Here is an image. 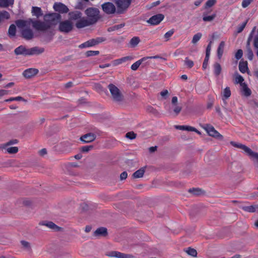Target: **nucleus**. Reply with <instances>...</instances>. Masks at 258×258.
<instances>
[{
    "instance_id": "obj_1",
    "label": "nucleus",
    "mask_w": 258,
    "mask_h": 258,
    "mask_svg": "<svg viewBox=\"0 0 258 258\" xmlns=\"http://www.w3.org/2000/svg\"><path fill=\"white\" fill-rule=\"evenodd\" d=\"M61 15L58 13L46 14L44 17V21L35 20L33 28L36 30L44 32L49 29L53 25L57 24L61 20Z\"/></svg>"
},
{
    "instance_id": "obj_2",
    "label": "nucleus",
    "mask_w": 258,
    "mask_h": 258,
    "mask_svg": "<svg viewBox=\"0 0 258 258\" xmlns=\"http://www.w3.org/2000/svg\"><path fill=\"white\" fill-rule=\"evenodd\" d=\"M99 11L97 8H89L85 11L88 19L92 24H95L99 19Z\"/></svg>"
},
{
    "instance_id": "obj_3",
    "label": "nucleus",
    "mask_w": 258,
    "mask_h": 258,
    "mask_svg": "<svg viewBox=\"0 0 258 258\" xmlns=\"http://www.w3.org/2000/svg\"><path fill=\"white\" fill-rule=\"evenodd\" d=\"M113 100L116 102H120L122 100V95L119 89L112 84L108 86Z\"/></svg>"
},
{
    "instance_id": "obj_4",
    "label": "nucleus",
    "mask_w": 258,
    "mask_h": 258,
    "mask_svg": "<svg viewBox=\"0 0 258 258\" xmlns=\"http://www.w3.org/2000/svg\"><path fill=\"white\" fill-rule=\"evenodd\" d=\"M73 28V23L69 20H65L59 22L58 30L63 33H69L71 32Z\"/></svg>"
},
{
    "instance_id": "obj_5",
    "label": "nucleus",
    "mask_w": 258,
    "mask_h": 258,
    "mask_svg": "<svg viewBox=\"0 0 258 258\" xmlns=\"http://www.w3.org/2000/svg\"><path fill=\"white\" fill-rule=\"evenodd\" d=\"M204 128L206 130L209 136L216 138L220 140H223V137L215 128L211 125L206 124L205 125Z\"/></svg>"
},
{
    "instance_id": "obj_6",
    "label": "nucleus",
    "mask_w": 258,
    "mask_h": 258,
    "mask_svg": "<svg viewBox=\"0 0 258 258\" xmlns=\"http://www.w3.org/2000/svg\"><path fill=\"white\" fill-rule=\"evenodd\" d=\"M103 11L107 14H112L115 12V6L111 3L106 2L101 5Z\"/></svg>"
},
{
    "instance_id": "obj_7",
    "label": "nucleus",
    "mask_w": 258,
    "mask_h": 258,
    "mask_svg": "<svg viewBox=\"0 0 258 258\" xmlns=\"http://www.w3.org/2000/svg\"><path fill=\"white\" fill-rule=\"evenodd\" d=\"M164 18V15L162 14H158L152 16L147 22L152 25L159 24Z\"/></svg>"
},
{
    "instance_id": "obj_8",
    "label": "nucleus",
    "mask_w": 258,
    "mask_h": 258,
    "mask_svg": "<svg viewBox=\"0 0 258 258\" xmlns=\"http://www.w3.org/2000/svg\"><path fill=\"white\" fill-rule=\"evenodd\" d=\"M35 20L29 18L26 20H18L16 21V24L19 28H23L25 27H29L31 24H32L33 27V24Z\"/></svg>"
},
{
    "instance_id": "obj_9",
    "label": "nucleus",
    "mask_w": 258,
    "mask_h": 258,
    "mask_svg": "<svg viewBox=\"0 0 258 258\" xmlns=\"http://www.w3.org/2000/svg\"><path fill=\"white\" fill-rule=\"evenodd\" d=\"M53 7L55 11L62 14L67 13L69 11L68 8L65 5L61 3H54Z\"/></svg>"
},
{
    "instance_id": "obj_10",
    "label": "nucleus",
    "mask_w": 258,
    "mask_h": 258,
    "mask_svg": "<svg viewBox=\"0 0 258 258\" xmlns=\"http://www.w3.org/2000/svg\"><path fill=\"white\" fill-rule=\"evenodd\" d=\"M91 25L93 24L91 23L90 21L88 19H86L84 17H81L76 23V26L78 29H81Z\"/></svg>"
},
{
    "instance_id": "obj_11",
    "label": "nucleus",
    "mask_w": 258,
    "mask_h": 258,
    "mask_svg": "<svg viewBox=\"0 0 258 258\" xmlns=\"http://www.w3.org/2000/svg\"><path fill=\"white\" fill-rule=\"evenodd\" d=\"M96 136L95 134L89 133L81 136L80 140L84 143H89L94 141L96 139Z\"/></svg>"
},
{
    "instance_id": "obj_12",
    "label": "nucleus",
    "mask_w": 258,
    "mask_h": 258,
    "mask_svg": "<svg viewBox=\"0 0 258 258\" xmlns=\"http://www.w3.org/2000/svg\"><path fill=\"white\" fill-rule=\"evenodd\" d=\"M38 73V70L37 69L30 68L24 71L23 75L26 78H30L36 75Z\"/></svg>"
},
{
    "instance_id": "obj_13",
    "label": "nucleus",
    "mask_w": 258,
    "mask_h": 258,
    "mask_svg": "<svg viewBox=\"0 0 258 258\" xmlns=\"http://www.w3.org/2000/svg\"><path fill=\"white\" fill-rule=\"evenodd\" d=\"M44 52V48L35 46L29 49V55H38Z\"/></svg>"
},
{
    "instance_id": "obj_14",
    "label": "nucleus",
    "mask_w": 258,
    "mask_h": 258,
    "mask_svg": "<svg viewBox=\"0 0 258 258\" xmlns=\"http://www.w3.org/2000/svg\"><path fill=\"white\" fill-rule=\"evenodd\" d=\"M135 241L139 242H149L150 241L149 237L146 235L142 233H139L136 234L133 239Z\"/></svg>"
},
{
    "instance_id": "obj_15",
    "label": "nucleus",
    "mask_w": 258,
    "mask_h": 258,
    "mask_svg": "<svg viewBox=\"0 0 258 258\" xmlns=\"http://www.w3.org/2000/svg\"><path fill=\"white\" fill-rule=\"evenodd\" d=\"M23 37L26 40H30L33 38L34 34L30 29H25L21 32Z\"/></svg>"
},
{
    "instance_id": "obj_16",
    "label": "nucleus",
    "mask_w": 258,
    "mask_h": 258,
    "mask_svg": "<svg viewBox=\"0 0 258 258\" xmlns=\"http://www.w3.org/2000/svg\"><path fill=\"white\" fill-rule=\"evenodd\" d=\"M14 51L17 55H29V49H27L23 45L17 47Z\"/></svg>"
},
{
    "instance_id": "obj_17",
    "label": "nucleus",
    "mask_w": 258,
    "mask_h": 258,
    "mask_svg": "<svg viewBox=\"0 0 258 258\" xmlns=\"http://www.w3.org/2000/svg\"><path fill=\"white\" fill-rule=\"evenodd\" d=\"M107 234V229L103 227L98 228L94 232V236H105Z\"/></svg>"
},
{
    "instance_id": "obj_18",
    "label": "nucleus",
    "mask_w": 258,
    "mask_h": 258,
    "mask_svg": "<svg viewBox=\"0 0 258 258\" xmlns=\"http://www.w3.org/2000/svg\"><path fill=\"white\" fill-rule=\"evenodd\" d=\"M69 15L71 20H79L82 17V14L79 11H75L69 13Z\"/></svg>"
},
{
    "instance_id": "obj_19",
    "label": "nucleus",
    "mask_w": 258,
    "mask_h": 258,
    "mask_svg": "<svg viewBox=\"0 0 258 258\" xmlns=\"http://www.w3.org/2000/svg\"><path fill=\"white\" fill-rule=\"evenodd\" d=\"M148 59V57H143L141 59H139V60L137 61L135 63H134L131 66V69L133 71H136L138 70L140 66L142 64V63L144 61H147Z\"/></svg>"
},
{
    "instance_id": "obj_20",
    "label": "nucleus",
    "mask_w": 258,
    "mask_h": 258,
    "mask_svg": "<svg viewBox=\"0 0 258 258\" xmlns=\"http://www.w3.org/2000/svg\"><path fill=\"white\" fill-rule=\"evenodd\" d=\"M41 224L42 225L46 226V227L49 228L50 229H51L55 231H59L60 229V227L57 226L52 222H42Z\"/></svg>"
},
{
    "instance_id": "obj_21",
    "label": "nucleus",
    "mask_w": 258,
    "mask_h": 258,
    "mask_svg": "<svg viewBox=\"0 0 258 258\" xmlns=\"http://www.w3.org/2000/svg\"><path fill=\"white\" fill-rule=\"evenodd\" d=\"M32 13L33 16H36L37 18L43 15V13L41 8L37 7H32Z\"/></svg>"
},
{
    "instance_id": "obj_22",
    "label": "nucleus",
    "mask_w": 258,
    "mask_h": 258,
    "mask_svg": "<svg viewBox=\"0 0 258 258\" xmlns=\"http://www.w3.org/2000/svg\"><path fill=\"white\" fill-rule=\"evenodd\" d=\"M216 17V14L215 13L213 14L210 16H208V13L206 12L203 13V20L204 22H212Z\"/></svg>"
},
{
    "instance_id": "obj_23",
    "label": "nucleus",
    "mask_w": 258,
    "mask_h": 258,
    "mask_svg": "<svg viewBox=\"0 0 258 258\" xmlns=\"http://www.w3.org/2000/svg\"><path fill=\"white\" fill-rule=\"evenodd\" d=\"M239 70L242 73H245L248 70L247 62L246 61H240Z\"/></svg>"
},
{
    "instance_id": "obj_24",
    "label": "nucleus",
    "mask_w": 258,
    "mask_h": 258,
    "mask_svg": "<svg viewBox=\"0 0 258 258\" xmlns=\"http://www.w3.org/2000/svg\"><path fill=\"white\" fill-rule=\"evenodd\" d=\"M95 45H96L95 44L94 39H91L80 44L79 47L80 48H83L93 46Z\"/></svg>"
},
{
    "instance_id": "obj_25",
    "label": "nucleus",
    "mask_w": 258,
    "mask_h": 258,
    "mask_svg": "<svg viewBox=\"0 0 258 258\" xmlns=\"http://www.w3.org/2000/svg\"><path fill=\"white\" fill-rule=\"evenodd\" d=\"M7 146H4L3 148L6 150V153L7 152L9 154H16L18 152V148L17 147H7Z\"/></svg>"
},
{
    "instance_id": "obj_26",
    "label": "nucleus",
    "mask_w": 258,
    "mask_h": 258,
    "mask_svg": "<svg viewBox=\"0 0 258 258\" xmlns=\"http://www.w3.org/2000/svg\"><path fill=\"white\" fill-rule=\"evenodd\" d=\"M225 46V42L221 41L217 49V55L219 59L221 58L224 51V48Z\"/></svg>"
},
{
    "instance_id": "obj_27",
    "label": "nucleus",
    "mask_w": 258,
    "mask_h": 258,
    "mask_svg": "<svg viewBox=\"0 0 258 258\" xmlns=\"http://www.w3.org/2000/svg\"><path fill=\"white\" fill-rule=\"evenodd\" d=\"M241 87L242 92L245 96L248 97L251 95V90L248 88L247 85L245 83H242Z\"/></svg>"
},
{
    "instance_id": "obj_28",
    "label": "nucleus",
    "mask_w": 258,
    "mask_h": 258,
    "mask_svg": "<svg viewBox=\"0 0 258 258\" xmlns=\"http://www.w3.org/2000/svg\"><path fill=\"white\" fill-rule=\"evenodd\" d=\"M122 255L123 253L117 251H112L106 253V255L108 256L115 257L117 258H122Z\"/></svg>"
},
{
    "instance_id": "obj_29",
    "label": "nucleus",
    "mask_w": 258,
    "mask_h": 258,
    "mask_svg": "<svg viewBox=\"0 0 258 258\" xmlns=\"http://www.w3.org/2000/svg\"><path fill=\"white\" fill-rule=\"evenodd\" d=\"M145 169L143 168H141L135 172L133 174V177L134 178H141L143 176L145 173Z\"/></svg>"
},
{
    "instance_id": "obj_30",
    "label": "nucleus",
    "mask_w": 258,
    "mask_h": 258,
    "mask_svg": "<svg viewBox=\"0 0 258 258\" xmlns=\"http://www.w3.org/2000/svg\"><path fill=\"white\" fill-rule=\"evenodd\" d=\"M140 42V39L139 37H133L130 41V45L132 47H135L138 45Z\"/></svg>"
},
{
    "instance_id": "obj_31",
    "label": "nucleus",
    "mask_w": 258,
    "mask_h": 258,
    "mask_svg": "<svg viewBox=\"0 0 258 258\" xmlns=\"http://www.w3.org/2000/svg\"><path fill=\"white\" fill-rule=\"evenodd\" d=\"M221 67L219 63H215L214 65V73L216 76L218 77L221 72Z\"/></svg>"
},
{
    "instance_id": "obj_32",
    "label": "nucleus",
    "mask_w": 258,
    "mask_h": 258,
    "mask_svg": "<svg viewBox=\"0 0 258 258\" xmlns=\"http://www.w3.org/2000/svg\"><path fill=\"white\" fill-rule=\"evenodd\" d=\"M242 209L246 212L253 213L256 212V205H251L248 206H244Z\"/></svg>"
},
{
    "instance_id": "obj_33",
    "label": "nucleus",
    "mask_w": 258,
    "mask_h": 258,
    "mask_svg": "<svg viewBox=\"0 0 258 258\" xmlns=\"http://www.w3.org/2000/svg\"><path fill=\"white\" fill-rule=\"evenodd\" d=\"M184 251L186 252L188 255H191L193 257H196L197 255V250L192 248L188 247L184 249Z\"/></svg>"
},
{
    "instance_id": "obj_34",
    "label": "nucleus",
    "mask_w": 258,
    "mask_h": 258,
    "mask_svg": "<svg viewBox=\"0 0 258 258\" xmlns=\"http://www.w3.org/2000/svg\"><path fill=\"white\" fill-rule=\"evenodd\" d=\"M223 99H227L231 96V91L229 87H226L222 93Z\"/></svg>"
},
{
    "instance_id": "obj_35",
    "label": "nucleus",
    "mask_w": 258,
    "mask_h": 258,
    "mask_svg": "<svg viewBox=\"0 0 258 258\" xmlns=\"http://www.w3.org/2000/svg\"><path fill=\"white\" fill-rule=\"evenodd\" d=\"M16 28L15 25L12 24L10 25L9 29V35L10 37H14L16 35Z\"/></svg>"
},
{
    "instance_id": "obj_36",
    "label": "nucleus",
    "mask_w": 258,
    "mask_h": 258,
    "mask_svg": "<svg viewBox=\"0 0 258 258\" xmlns=\"http://www.w3.org/2000/svg\"><path fill=\"white\" fill-rule=\"evenodd\" d=\"M14 0H1V7H8L13 5Z\"/></svg>"
},
{
    "instance_id": "obj_37",
    "label": "nucleus",
    "mask_w": 258,
    "mask_h": 258,
    "mask_svg": "<svg viewBox=\"0 0 258 258\" xmlns=\"http://www.w3.org/2000/svg\"><path fill=\"white\" fill-rule=\"evenodd\" d=\"M188 191L195 196H200L203 194V191L200 188H190Z\"/></svg>"
},
{
    "instance_id": "obj_38",
    "label": "nucleus",
    "mask_w": 258,
    "mask_h": 258,
    "mask_svg": "<svg viewBox=\"0 0 258 258\" xmlns=\"http://www.w3.org/2000/svg\"><path fill=\"white\" fill-rule=\"evenodd\" d=\"M202 36V34L200 32L197 33L195 35H194L192 39L191 40V42L193 44L197 43L201 38Z\"/></svg>"
},
{
    "instance_id": "obj_39",
    "label": "nucleus",
    "mask_w": 258,
    "mask_h": 258,
    "mask_svg": "<svg viewBox=\"0 0 258 258\" xmlns=\"http://www.w3.org/2000/svg\"><path fill=\"white\" fill-rule=\"evenodd\" d=\"M124 26V24L123 23V24H118V25H114L111 27H109L107 29V31L108 32H111V31H115V30H117L120 28H122V27H123Z\"/></svg>"
},
{
    "instance_id": "obj_40",
    "label": "nucleus",
    "mask_w": 258,
    "mask_h": 258,
    "mask_svg": "<svg viewBox=\"0 0 258 258\" xmlns=\"http://www.w3.org/2000/svg\"><path fill=\"white\" fill-rule=\"evenodd\" d=\"M184 64L186 66L187 68L190 69L194 65V61L191 60H190L188 57H186L184 60Z\"/></svg>"
},
{
    "instance_id": "obj_41",
    "label": "nucleus",
    "mask_w": 258,
    "mask_h": 258,
    "mask_svg": "<svg viewBox=\"0 0 258 258\" xmlns=\"http://www.w3.org/2000/svg\"><path fill=\"white\" fill-rule=\"evenodd\" d=\"M216 3V0H208L204 6V9H206L213 7Z\"/></svg>"
},
{
    "instance_id": "obj_42",
    "label": "nucleus",
    "mask_w": 258,
    "mask_h": 258,
    "mask_svg": "<svg viewBox=\"0 0 258 258\" xmlns=\"http://www.w3.org/2000/svg\"><path fill=\"white\" fill-rule=\"evenodd\" d=\"M246 56L247 58L251 60L253 59V54L252 50L250 49V48L248 47L246 50Z\"/></svg>"
},
{
    "instance_id": "obj_43",
    "label": "nucleus",
    "mask_w": 258,
    "mask_h": 258,
    "mask_svg": "<svg viewBox=\"0 0 258 258\" xmlns=\"http://www.w3.org/2000/svg\"><path fill=\"white\" fill-rule=\"evenodd\" d=\"M174 32V30L171 29V30L168 31L167 32H166L164 34V37L165 39H166L165 40L166 41H167L169 40V38L173 34Z\"/></svg>"
},
{
    "instance_id": "obj_44",
    "label": "nucleus",
    "mask_w": 258,
    "mask_h": 258,
    "mask_svg": "<svg viewBox=\"0 0 258 258\" xmlns=\"http://www.w3.org/2000/svg\"><path fill=\"white\" fill-rule=\"evenodd\" d=\"M86 55L87 57L97 55L99 54V51H94V50H88L86 52Z\"/></svg>"
},
{
    "instance_id": "obj_45",
    "label": "nucleus",
    "mask_w": 258,
    "mask_h": 258,
    "mask_svg": "<svg viewBox=\"0 0 258 258\" xmlns=\"http://www.w3.org/2000/svg\"><path fill=\"white\" fill-rule=\"evenodd\" d=\"M137 137V135L133 132H130L125 134V137L130 139H135Z\"/></svg>"
},
{
    "instance_id": "obj_46",
    "label": "nucleus",
    "mask_w": 258,
    "mask_h": 258,
    "mask_svg": "<svg viewBox=\"0 0 258 258\" xmlns=\"http://www.w3.org/2000/svg\"><path fill=\"white\" fill-rule=\"evenodd\" d=\"M173 105V111L175 113V115H178L181 110L182 107L177 104Z\"/></svg>"
},
{
    "instance_id": "obj_47",
    "label": "nucleus",
    "mask_w": 258,
    "mask_h": 258,
    "mask_svg": "<svg viewBox=\"0 0 258 258\" xmlns=\"http://www.w3.org/2000/svg\"><path fill=\"white\" fill-rule=\"evenodd\" d=\"M10 18L9 13L6 11H1V20L2 19H8Z\"/></svg>"
},
{
    "instance_id": "obj_48",
    "label": "nucleus",
    "mask_w": 258,
    "mask_h": 258,
    "mask_svg": "<svg viewBox=\"0 0 258 258\" xmlns=\"http://www.w3.org/2000/svg\"><path fill=\"white\" fill-rule=\"evenodd\" d=\"M247 21H248V20H246L241 25H240L238 27L237 30V31L238 33H240L243 31V30L245 28V27L247 23Z\"/></svg>"
},
{
    "instance_id": "obj_49",
    "label": "nucleus",
    "mask_w": 258,
    "mask_h": 258,
    "mask_svg": "<svg viewBox=\"0 0 258 258\" xmlns=\"http://www.w3.org/2000/svg\"><path fill=\"white\" fill-rule=\"evenodd\" d=\"M243 55V51L242 49H238L237 51L236 52L235 57L236 59H240Z\"/></svg>"
},
{
    "instance_id": "obj_50",
    "label": "nucleus",
    "mask_w": 258,
    "mask_h": 258,
    "mask_svg": "<svg viewBox=\"0 0 258 258\" xmlns=\"http://www.w3.org/2000/svg\"><path fill=\"white\" fill-rule=\"evenodd\" d=\"M209 57H210L209 55H206L204 61L203 63V68L204 70L206 69L207 68V67H208Z\"/></svg>"
},
{
    "instance_id": "obj_51",
    "label": "nucleus",
    "mask_w": 258,
    "mask_h": 258,
    "mask_svg": "<svg viewBox=\"0 0 258 258\" xmlns=\"http://www.w3.org/2000/svg\"><path fill=\"white\" fill-rule=\"evenodd\" d=\"M235 81L236 83H239L241 85V84L243 83V81H244V79L241 75L237 74L235 78Z\"/></svg>"
},
{
    "instance_id": "obj_52",
    "label": "nucleus",
    "mask_w": 258,
    "mask_h": 258,
    "mask_svg": "<svg viewBox=\"0 0 258 258\" xmlns=\"http://www.w3.org/2000/svg\"><path fill=\"white\" fill-rule=\"evenodd\" d=\"M185 131L195 132L198 134H201V133L198 130H197L196 128L190 126L186 125Z\"/></svg>"
},
{
    "instance_id": "obj_53",
    "label": "nucleus",
    "mask_w": 258,
    "mask_h": 258,
    "mask_svg": "<svg viewBox=\"0 0 258 258\" xmlns=\"http://www.w3.org/2000/svg\"><path fill=\"white\" fill-rule=\"evenodd\" d=\"M230 144L234 147H236V148H239V149H241L243 150L244 147V145H243V144H239V143H236L234 142H230Z\"/></svg>"
},
{
    "instance_id": "obj_54",
    "label": "nucleus",
    "mask_w": 258,
    "mask_h": 258,
    "mask_svg": "<svg viewBox=\"0 0 258 258\" xmlns=\"http://www.w3.org/2000/svg\"><path fill=\"white\" fill-rule=\"evenodd\" d=\"M243 150L249 156L253 153V151L248 147L244 146Z\"/></svg>"
},
{
    "instance_id": "obj_55",
    "label": "nucleus",
    "mask_w": 258,
    "mask_h": 258,
    "mask_svg": "<svg viewBox=\"0 0 258 258\" xmlns=\"http://www.w3.org/2000/svg\"><path fill=\"white\" fill-rule=\"evenodd\" d=\"M105 40L106 39L104 37H97L94 39L95 44L96 45L100 43L104 42Z\"/></svg>"
},
{
    "instance_id": "obj_56",
    "label": "nucleus",
    "mask_w": 258,
    "mask_h": 258,
    "mask_svg": "<svg viewBox=\"0 0 258 258\" xmlns=\"http://www.w3.org/2000/svg\"><path fill=\"white\" fill-rule=\"evenodd\" d=\"M252 0H243L242 2V6L243 8H245L248 6L251 3Z\"/></svg>"
},
{
    "instance_id": "obj_57",
    "label": "nucleus",
    "mask_w": 258,
    "mask_h": 258,
    "mask_svg": "<svg viewBox=\"0 0 258 258\" xmlns=\"http://www.w3.org/2000/svg\"><path fill=\"white\" fill-rule=\"evenodd\" d=\"M93 148L92 146H83L81 148V150L84 152H87Z\"/></svg>"
},
{
    "instance_id": "obj_58",
    "label": "nucleus",
    "mask_w": 258,
    "mask_h": 258,
    "mask_svg": "<svg viewBox=\"0 0 258 258\" xmlns=\"http://www.w3.org/2000/svg\"><path fill=\"white\" fill-rule=\"evenodd\" d=\"M212 44V41H210V42L209 43V44L207 47V48H206V55H208L210 56V52H211V50Z\"/></svg>"
},
{
    "instance_id": "obj_59",
    "label": "nucleus",
    "mask_w": 258,
    "mask_h": 258,
    "mask_svg": "<svg viewBox=\"0 0 258 258\" xmlns=\"http://www.w3.org/2000/svg\"><path fill=\"white\" fill-rule=\"evenodd\" d=\"M22 248L26 250H29L30 248V243H22Z\"/></svg>"
},
{
    "instance_id": "obj_60",
    "label": "nucleus",
    "mask_w": 258,
    "mask_h": 258,
    "mask_svg": "<svg viewBox=\"0 0 258 258\" xmlns=\"http://www.w3.org/2000/svg\"><path fill=\"white\" fill-rule=\"evenodd\" d=\"M145 57H148L149 59H158L160 58L161 59H162L163 60H165L166 59L164 57H162L161 56H160L159 55H155L152 56H146Z\"/></svg>"
},
{
    "instance_id": "obj_61",
    "label": "nucleus",
    "mask_w": 258,
    "mask_h": 258,
    "mask_svg": "<svg viewBox=\"0 0 258 258\" xmlns=\"http://www.w3.org/2000/svg\"><path fill=\"white\" fill-rule=\"evenodd\" d=\"M127 177V173L126 171L122 172L120 175V180L125 179Z\"/></svg>"
},
{
    "instance_id": "obj_62",
    "label": "nucleus",
    "mask_w": 258,
    "mask_h": 258,
    "mask_svg": "<svg viewBox=\"0 0 258 258\" xmlns=\"http://www.w3.org/2000/svg\"><path fill=\"white\" fill-rule=\"evenodd\" d=\"M17 143H18V140L15 139V140H12L10 141L5 145V146H10L11 145L16 144Z\"/></svg>"
},
{
    "instance_id": "obj_63",
    "label": "nucleus",
    "mask_w": 258,
    "mask_h": 258,
    "mask_svg": "<svg viewBox=\"0 0 258 258\" xmlns=\"http://www.w3.org/2000/svg\"><path fill=\"white\" fill-rule=\"evenodd\" d=\"M14 85V83L13 82H10L9 83H8L7 84H3L2 87L5 88H8L12 87Z\"/></svg>"
},
{
    "instance_id": "obj_64",
    "label": "nucleus",
    "mask_w": 258,
    "mask_h": 258,
    "mask_svg": "<svg viewBox=\"0 0 258 258\" xmlns=\"http://www.w3.org/2000/svg\"><path fill=\"white\" fill-rule=\"evenodd\" d=\"M254 46L255 48H258V36H255L254 38Z\"/></svg>"
}]
</instances>
